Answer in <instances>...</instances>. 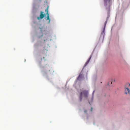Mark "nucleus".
<instances>
[{
  "label": "nucleus",
  "mask_w": 130,
  "mask_h": 130,
  "mask_svg": "<svg viewBox=\"0 0 130 130\" xmlns=\"http://www.w3.org/2000/svg\"><path fill=\"white\" fill-rule=\"evenodd\" d=\"M88 91L86 90H84L80 93L79 99L80 101H82L83 98V95L85 97H88Z\"/></svg>",
  "instance_id": "f257e3e1"
},
{
  "label": "nucleus",
  "mask_w": 130,
  "mask_h": 130,
  "mask_svg": "<svg viewBox=\"0 0 130 130\" xmlns=\"http://www.w3.org/2000/svg\"><path fill=\"white\" fill-rule=\"evenodd\" d=\"M48 6H47V8L45 10V11L46 12V14L47 15V17L45 18L46 20H48V23H50L51 21L50 19V18L49 14L48 13Z\"/></svg>",
  "instance_id": "f03ea898"
},
{
  "label": "nucleus",
  "mask_w": 130,
  "mask_h": 130,
  "mask_svg": "<svg viewBox=\"0 0 130 130\" xmlns=\"http://www.w3.org/2000/svg\"><path fill=\"white\" fill-rule=\"evenodd\" d=\"M45 14L43 12L41 11L40 16L39 17H37V19L38 20L42 19L45 16Z\"/></svg>",
  "instance_id": "7ed1b4c3"
},
{
  "label": "nucleus",
  "mask_w": 130,
  "mask_h": 130,
  "mask_svg": "<svg viewBox=\"0 0 130 130\" xmlns=\"http://www.w3.org/2000/svg\"><path fill=\"white\" fill-rule=\"evenodd\" d=\"M104 5L105 6L108 5L110 6V5L111 0H104Z\"/></svg>",
  "instance_id": "20e7f679"
},
{
  "label": "nucleus",
  "mask_w": 130,
  "mask_h": 130,
  "mask_svg": "<svg viewBox=\"0 0 130 130\" xmlns=\"http://www.w3.org/2000/svg\"><path fill=\"white\" fill-rule=\"evenodd\" d=\"M125 93L126 94H130V90L128 88H126L125 90Z\"/></svg>",
  "instance_id": "39448f33"
},
{
  "label": "nucleus",
  "mask_w": 130,
  "mask_h": 130,
  "mask_svg": "<svg viewBox=\"0 0 130 130\" xmlns=\"http://www.w3.org/2000/svg\"><path fill=\"white\" fill-rule=\"evenodd\" d=\"M47 51V50H46V49H44L42 51V54H45V55L46 56Z\"/></svg>",
  "instance_id": "423d86ee"
},
{
  "label": "nucleus",
  "mask_w": 130,
  "mask_h": 130,
  "mask_svg": "<svg viewBox=\"0 0 130 130\" xmlns=\"http://www.w3.org/2000/svg\"><path fill=\"white\" fill-rule=\"evenodd\" d=\"M91 57H90L89 58V59L85 63V64L84 65V67L86 66L87 65V64L89 63V62L90 61V59H91Z\"/></svg>",
  "instance_id": "0eeeda50"
},
{
  "label": "nucleus",
  "mask_w": 130,
  "mask_h": 130,
  "mask_svg": "<svg viewBox=\"0 0 130 130\" xmlns=\"http://www.w3.org/2000/svg\"><path fill=\"white\" fill-rule=\"evenodd\" d=\"M83 76V75L81 74H80L78 77L77 79L78 80H79L80 78H82Z\"/></svg>",
  "instance_id": "6e6552de"
},
{
  "label": "nucleus",
  "mask_w": 130,
  "mask_h": 130,
  "mask_svg": "<svg viewBox=\"0 0 130 130\" xmlns=\"http://www.w3.org/2000/svg\"><path fill=\"white\" fill-rule=\"evenodd\" d=\"M107 23V21H105V24H104V28H105V26H106V24Z\"/></svg>",
  "instance_id": "1a4fd4ad"
},
{
  "label": "nucleus",
  "mask_w": 130,
  "mask_h": 130,
  "mask_svg": "<svg viewBox=\"0 0 130 130\" xmlns=\"http://www.w3.org/2000/svg\"><path fill=\"white\" fill-rule=\"evenodd\" d=\"M92 107L91 108V111H92Z\"/></svg>",
  "instance_id": "9d476101"
},
{
  "label": "nucleus",
  "mask_w": 130,
  "mask_h": 130,
  "mask_svg": "<svg viewBox=\"0 0 130 130\" xmlns=\"http://www.w3.org/2000/svg\"><path fill=\"white\" fill-rule=\"evenodd\" d=\"M89 103L90 104V105H91V104H90V102L89 101Z\"/></svg>",
  "instance_id": "9b49d317"
},
{
  "label": "nucleus",
  "mask_w": 130,
  "mask_h": 130,
  "mask_svg": "<svg viewBox=\"0 0 130 130\" xmlns=\"http://www.w3.org/2000/svg\"><path fill=\"white\" fill-rule=\"evenodd\" d=\"M93 100V99L92 98L91 99V101H92Z\"/></svg>",
  "instance_id": "f8f14e48"
},
{
  "label": "nucleus",
  "mask_w": 130,
  "mask_h": 130,
  "mask_svg": "<svg viewBox=\"0 0 130 130\" xmlns=\"http://www.w3.org/2000/svg\"><path fill=\"white\" fill-rule=\"evenodd\" d=\"M129 86L130 87V84H129Z\"/></svg>",
  "instance_id": "ddd939ff"
},
{
  "label": "nucleus",
  "mask_w": 130,
  "mask_h": 130,
  "mask_svg": "<svg viewBox=\"0 0 130 130\" xmlns=\"http://www.w3.org/2000/svg\"><path fill=\"white\" fill-rule=\"evenodd\" d=\"M43 59H44V57H43Z\"/></svg>",
  "instance_id": "4468645a"
},
{
  "label": "nucleus",
  "mask_w": 130,
  "mask_h": 130,
  "mask_svg": "<svg viewBox=\"0 0 130 130\" xmlns=\"http://www.w3.org/2000/svg\"><path fill=\"white\" fill-rule=\"evenodd\" d=\"M43 35H42H42H41V36H42Z\"/></svg>",
  "instance_id": "2eb2a0df"
},
{
  "label": "nucleus",
  "mask_w": 130,
  "mask_h": 130,
  "mask_svg": "<svg viewBox=\"0 0 130 130\" xmlns=\"http://www.w3.org/2000/svg\"><path fill=\"white\" fill-rule=\"evenodd\" d=\"M107 84H108V85H109V84L108 83Z\"/></svg>",
  "instance_id": "dca6fc26"
},
{
  "label": "nucleus",
  "mask_w": 130,
  "mask_h": 130,
  "mask_svg": "<svg viewBox=\"0 0 130 130\" xmlns=\"http://www.w3.org/2000/svg\"><path fill=\"white\" fill-rule=\"evenodd\" d=\"M102 83V82H101V83Z\"/></svg>",
  "instance_id": "f3484780"
}]
</instances>
